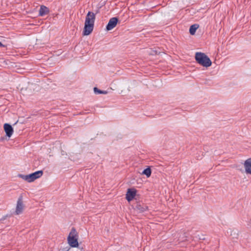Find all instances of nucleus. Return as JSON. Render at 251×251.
<instances>
[{
    "instance_id": "nucleus-13",
    "label": "nucleus",
    "mask_w": 251,
    "mask_h": 251,
    "mask_svg": "<svg viewBox=\"0 0 251 251\" xmlns=\"http://www.w3.org/2000/svg\"><path fill=\"white\" fill-rule=\"evenodd\" d=\"M94 91L95 93L101 94V91L99 90V89H98L97 87H95L94 88Z\"/></svg>"
},
{
    "instance_id": "nucleus-12",
    "label": "nucleus",
    "mask_w": 251,
    "mask_h": 251,
    "mask_svg": "<svg viewBox=\"0 0 251 251\" xmlns=\"http://www.w3.org/2000/svg\"><path fill=\"white\" fill-rule=\"evenodd\" d=\"M151 174V171L150 168L148 167L145 169L143 172L142 175H146L147 177H149Z\"/></svg>"
},
{
    "instance_id": "nucleus-7",
    "label": "nucleus",
    "mask_w": 251,
    "mask_h": 251,
    "mask_svg": "<svg viewBox=\"0 0 251 251\" xmlns=\"http://www.w3.org/2000/svg\"><path fill=\"white\" fill-rule=\"evenodd\" d=\"M118 21V19L116 17L111 18L106 26V29L110 30L114 28L116 26Z\"/></svg>"
},
{
    "instance_id": "nucleus-6",
    "label": "nucleus",
    "mask_w": 251,
    "mask_h": 251,
    "mask_svg": "<svg viewBox=\"0 0 251 251\" xmlns=\"http://www.w3.org/2000/svg\"><path fill=\"white\" fill-rule=\"evenodd\" d=\"M137 191L135 189H128L126 194V199L128 201H131L136 196Z\"/></svg>"
},
{
    "instance_id": "nucleus-2",
    "label": "nucleus",
    "mask_w": 251,
    "mask_h": 251,
    "mask_svg": "<svg viewBox=\"0 0 251 251\" xmlns=\"http://www.w3.org/2000/svg\"><path fill=\"white\" fill-rule=\"evenodd\" d=\"M197 62L203 67H210L212 62L209 58L204 53L197 52L195 54Z\"/></svg>"
},
{
    "instance_id": "nucleus-11",
    "label": "nucleus",
    "mask_w": 251,
    "mask_h": 251,
    "mask_svg": "<svg viewBox=\"0 0 251 251\" xmlns=\"http://www.w3.org/2000/svg\"><path fill=\"white\" fill-rule=\"evenodd\" d=\"M199 25L194 24L192 25L189 28V32L191 35H194L197 29L199 28Z\"/></svg>"
},
{
    "instance_id": "nucleus-1",
    "label": "nucleus",
    "mask_w": 251,
    "mask_h": 251,
    "mask_svg": "<svg viewBox=\"0 0 251 251\" xmlns=\"http://www.w3.org/2000/svg\"><path fill=\"white\" fill-rule=\"evenodd\" d=\"M96 15L92 12H88L85 20L84 27L83 30V35L87 36L90 35L93 30Z\"/></svg>"
},
{
    "instance_id": "nucleus-3",
    "label": "nucleus",
    "mask_w": 251,
    "mask_h": 251,
    "mask_svg": "<svg viewBox=\"0 0 251 251\" xmlns=\"http://www.w3.org/2000/svg\"><path fill=\"white\" fill-rule=\"evenodd\" d=\"M68 243L72 248L78 247V233L75 228H72L67 238Z\"/></svg>"
},
{
    "instance_id": "nucleus-9",
    "label": "nucleus",
    "mask_w": 251,
    "mask_h": 251,
    "mask_svg": "<svg viewBox=\"0 0 251 251\" xmlns=\"http://www.w3.org/2000/svg\"><path fill=\"white\" fill-rule=\"evenodd\" d=\"M244 167L246 173L251 175V158L247 159L244 162Z\"/></svg>"
},
{
    "instance_id": "nucleus-16",
    "label": "nucleus",
    "mask_w": 251,
    "mask_h": 251,
    "mask_svg": "<svg viewBox=\"0 0 251 251\" xmlns=\"http://www.w3.org/2000/svg\"><path fill=\"white\" fill-rule=\"evenodd\" d=\"M143 209H144L143 210H142V211H144L145 210H146L147 209V207H146L145 208H144Z\"/></svg>"
},
{
    "instance_id": "nucleus-4",
    "label": "nucleus",
    "mask_w": 251,
    "mask_h": 251,
    "mask_svg": "<svg viewBox=\"0 0 251 251\" xmlns=\"http://www.w3.org/2000/svg\"><path fill=\"white\" fill-rule=\"evenodd\" d=\"M42 175L43 172L42 171H38L28 175H20L19 176L28 182H31L36 179L40 178Z\"/></svg>"
},
{
    "instance_id": "nucleus-10",
    "label": "nucleus",
    "mask_w": 251,
    "mask_h": 251,
    "mask_svg": "<svg viewBox=\"0 0 251 251\" xmlns=\"http://www.w3.org/2000/svg\"><path fill=\"white\" fill-rule=\"evenodd\" d=\"M50 12L49 9L44 5H41L40 6L39 15L40 16H43L45 15L48 14Z\"/></svg>"
},
{
    "instance_id": "nucleus-8",
    "label": "nucleus",
    "mask_w": 251,
    "mask_h": 251,
    "mask_svg": "<svg viewBox=\"0 0 251 251\" xmlns=\"http://www.w3.org/2000/svg\"><path fill=\"white\" fill-rule=\"evenodd\" d=\"M3 128L6 136L8 137H10L14 132V130L12 126L6 123L4 124Z\"/></svg>"
},
{
    "instance_id": "nucleus-14",
    "label": "nucleus",
    "mask_w": 251,
    "mask_h": 251,
    "mask_svg": "<svg viewBox=\"0 0 251 251\" xmlns=\"http://www.w3.org/2000/svg\"><path fill=\"white\" fill-rule=\"evenodd\" d=\"M101 94H107V92L106 91H101Z\"/></svg>"
},
{
    "instance_id": "nucleus-5",
    "label": "nucleus",
    "mask_w": 251,
    "mask_h": 251,
    "mask_svg": "<svg viewBox=\"0 0 251 251\" xmlns=\"http://www.w3.org/2000/svg\"><path fill=\"white\" fill-rule=\"evenodd\" d=\"M24 206L22 201V198H19L17 202V205L15 210V213L16 215L21 214L24 210Z\"/></svg>"
},
{
    "instance_id": "nucleus-15",
    "label": "nucleus",
    "mask_w": 251,
    "mask_h": 251,
    "mask_svg": "<svg viewBox=\"0 0 251 251\" xmlns=\"http://www.w3.org/2000/svg\"><path fill=\"white\" fill-rule=\"evenodd\" d=\"M0 47H4V45L0 42Z\"/></svg>"
}]
</instances>
